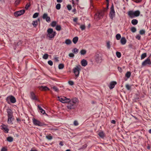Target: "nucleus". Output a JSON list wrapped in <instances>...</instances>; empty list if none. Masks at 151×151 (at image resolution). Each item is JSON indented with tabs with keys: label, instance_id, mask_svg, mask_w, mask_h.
Returning <instances> with one entry per match:
<instances>
[{
	"label": "nucleus",
	"instance_id": "f257e3e1",
	"mask_svg": "<svg viewBox=\"0 0 151 151\" xmlns=\"http://www.w3.org/2000/svg\"><path fill=\"white\" fill-rule=\"evenodd\" d=\"M47 37L49 38V40H51L55 36L56 33L55 31H53L52 28H48L47 30Z\"/></svg>",
	"mask_w": 151,
	"mask_h": 151
},
{
	"label": "nucleus",
	"instance_id": "f03ea898",
	"mask_svg": "<svg viewBox=\"0 0 151 151\" xmlns=\"http://www.w3.org/2000/svg\"><path fill=\"white\" fill-rule=\"evenodd\" d=\"M81 68V67L80 65H78L76 66L73 69V72L75 74V76L76 77H78L79 76Z\"/></svg>",
	"mask_w": 151,
	"mask_h": 151
},
{
	"label": "nucleus",
	"instance_id": "7ed1b4c3",
	"mask_svg": "<svg viewBox=\"0 0 151 151\" xmlns=\"http://www.w3.org/2000/svg\"><path fill=\"white\" fill-rule=\"evenodd\" d=\"M140 12L139 11L137 10L134 12L132 11H129L128 13V15L131 18H132L135 17H138L139 16Z\"/></svg>",
	"mask_w": 151,
	"mask_h": 151
},
{
	"label": "nucleus",
	"instance_id": "20e7f679",
	"mask_svg": "<svg viewBox=\"0 0 151 151\" xmlns=\"http://www.w3.org/2000/svg\"><path fill=\"white\" fill-rule=\"evenodd\" d=\"M104 11H101L98 12L95 14V18L96 20L99 19L103 17L104 15Z\"/></svg>",
	"mask_w": 151,
	"mask_h": 151
},
{
	"label": "nucleus",
	"instance_id": "39448f33",
	"mask_svg": "<svg viewBox=\"0 0 151 151\" xmlns=\"http://www.w3.org/2000/svg\"><path fill=\"white\" fill-rule=\"evenodd\" d=\"M58 100L63 103H68L70 101V99H68L64 96H58Z\"/></svg>",
	"mask_w": 151,
	"mask_h": 151
},
{
	"label": "nucleus",
	"instance_id": "423d86ee",
	"mask_svg": "<svg viewBox=\"0 0 151 151\" xmlns=\"http://www.w3.org/2000/svg\"><path fill=\"white\" fill-rule=\"evenodd\" d=\"M95 59L96 63H101L102 60L101 54L100 53L96 54L95 56Z\"/></svg>",
	"mask_w": 151,
	"mask_h": 151
},
{
	"label": "nucleus",
	"instance_id": "0eeeda50",
	"mask_svg": "<svg viewBox=\"0 0 151 151\" xmlns=\"http://www.w3.org/2000/svg\"><path fill=\"white\" fill-rule=\"evenodd\" d=\"M6 101L9 104V101L12 103H14L16 102V99L15 98L12 96L7 97L6 98Z\"/></svg>",
	"mask_w": 151,
	"mask_h": 151
},
{
	"label": "nucleus",
	"instance_id": "6e6552de",
	"mask_svg": "<svg viewBox=\"0 0 151 151\" xmlns=\"http://www.w3.org/2000/svg\"><path fill=\"white\" fill-rule=\"evenodd\" d=\"M110 12L109 13V17L110 18L112 19L115 16V12L114 9V6L112 4Z\"/></svg>",
	"mask_w": 151,
	"mask_h": 151
},
{
	"label": "nucleus",
	"instance_id": "1a4fd4ad",
	"mask_svg": "<svg viewBox=\"0 0 151 151\" xmlns=\"http://www.w3.org/2000/svg\"><path fill=\"white\" fill-rule=\"evenodd\" d=\"M67 107L68 109H75L76 107V105L73 103L70 99V101L68 102Z\"/></svg>",
	"mask_w": 151,
	"mask_h": 151
},
{
	"label": "nucleus",
	"instance_id": "9d476101",
	"mask_svg": "<svg viewBox=\"0 0 151 151\" xmlns=\"http://www.w3.org/2000/svg\"><path fill=\"white\" fill-rule=\"evenodd\" d=\"M33 122L34 124L36 126H43L45 125V124L42 123L39 121L38 120L34 118L33 119Z\"/></svg>",
	"mask_w": 151,
	"mask_h": 151
},
{
	"label": "nucleus",
	"instance_id": "9b49d317",
	"mask_svg": "<svg viewBox=\"0 0 151 151\" xmlns=\"http://www.w3.org/2000/svg\"><path fill=\"white\" fill-rule=\"evenodd\" d=\"M25 12L24 9H22L15 12L14 14V15L16 17H17L23 14Z\"/></svg>",
	"mask_w": 151,
	"mask_h": 151
},
{
	"label": "nucleus",
	"instance_id": "f8f14e48",
	"mask_svg": "<svg viewBox=\"0 0 151 151\" xmlns=\"http://www.w3.org/2000/svg\"><path fill=\"white\" fill-rule=\"evenodd\" d=\"M151 65V61L148 58L145 60L142 63V65L143 66L146 65Z\"/></svg>",
	"mask_w": 151,
	"mask_h": 151
},
{
	"label": "nucleus",
	"instance_id": "ddd939ff",
	"mask_svg": "<svg viewBox=\"0 0 151 151\" xmlns=\"http://www.w3.org/2000/svg\"><path fill=\"white\" fill-rule=\"evenodd\" d=\"M43 19H45L47 22H49L50 21V18L48 16V15L47 13H44L42 17Z\"/></svg>",
	"mask_w": 151,
	"mask_h": 151
},
{
	"label": "nucleus",
	"instance_id": "4468645a",
	"mask_svg": "<svg viewBox=\"0 0 151 151\" xmlns=\"http://www.w3.org/2000/svg\"><path fill=\"white\" fill-rule=\"evenodd\" d=\"M7 113L8 117H9L11 118V117H13V112L12 110L10 109H7Z\"/></svg>",
	"mask_w": 151,
	"mask_h": 151
},
{
	"label": "nucleus",
	"instance_id": "2eb2a0df",
	"mask_svg": "<svg viewBox=\"0 0 151 151\" xmlns=\"http://www.w3.org/2000/svg\"><path fill=\"white\" fill-rule=\"evenodd\" d=\"M39 89L42 91L49 90L50 89L46 86H41L38 87Z\"/></svg>",
	"mask_w": 151,
	"mask_h": 151
},
{
	"label": "nucleus",
	"instance_id": "dca6fc26",
	"mask_svg": "<svg viewBox=\"0 0 151 151\" xmlns=\"http://www.w3.org/2000/svg\"><path fill=\"white\" fill-rule=\"evenodd\" d=\"M116 81H112L110 83L109 87L110 89H113L115 85L116 84Z\"/></svg>",
	"mask_w": 151,
	"mask_h": 151
},
{
	"label": "nucleus",
	"instance_id": "f3484780",
	"mask_svg": "<svg viewBox=\"0 0 151 151\" xmlns=\"http://www.w3.org/2000/svg\"><path fill=\"white\" fill-rule=\"evenodd\" d=\"M30 98L32 100H37V99L35 94L33 92H31L30 93Z\"/></svg>",
	"mask_w": 151,
	"mask_h": 151
},
{
	"label": "nucleus",
	"instance_id": "a211bd4d",
	"mask_svg": "<svg viewBox=\"0 0 151 151\" xmlns=\"http://www.w3.org/2000/svg\"><path fill=\"white\" fill-rule=\"evenodd\" d=\"M13 117H11V118L8 117L7 122L9 124H13L12 121L14 120Z\"/></svg>",
	"mask_w": 151,
	"mask_h": 151
},
{
	"label": "nucleus",
	"instance_id": "6ab92c4d",
	"mask_svg": "<svg viewBox=\"0 0 151 151\" xmlns=\"http://www.w3.org/2000/svg\"><path fill=\"white\" fill-rule=\"evenodd\" d=\"M81 63L82 66H85L87 65V62L86 60L83 59L81 60Z\"/></svg>",
	"mask_w": 151,
	"mask_h": 151
},
{
	"label": "nucleus",
	"instance_id": "aec40b11",
	"mask_svg": "<svg viewBox=\"0 0 151 151\" xmlns=\"http://www.w3.org/2000/svg\"><path fill=\"white\" fill-rule=\"evenodd\" d=\"M120 42L122 45L125 44L126 43V40L124 37H122L121 39Z\"/></svg>",
	"mask_w": 151,
	"mask_h": 151
},
{
	"label": "nucleus",
	"instance_id": "412c9836",
	"mask_svg": "<svg viewBox=\"0 0 151 151\" xmlns=\"http://www.w3.org/2000/svg\"><path fill=\"white\" fill-rule=\"evenodd\" d=\"M2 129L6 133L8 132L9 129L6 126L4 125H2Z\"/></svg>",
	"mask_w": 151,
	"mask_h": 151
},
{
	"label": "nucleus",
	"instance_id": "4be33fe9",
	"mask_svg": "<svg viewBox=\"0 0 151 151\" xmlns=\"http://www.w3.org/2000/svg\"><path fill=\"white\" fill-rule=\"evenodd\" d=\"M70 101L74 104H76V103H77L78 101V100L77 98H73Z\"/></svg>",
	"mask_w": 151,
	"mask_h": 151
},
{
	"label": "nucleus",
	"instance_id": "5701e85b",
	"mask_svg": "<svg viewBox=\"0 0 151 151\" xmlns=\"http://www.w3.org/2000/svg\"><path fill=\"white\" fill-rule=\"evenodd\" d=\"M98 134L99 137L102 138H103L104 137V134L102 131L99 132Z\"/></svg>",
	"mask_w": 151,
	"mask_h": 151
},
{
	"label": "nucleus",
	"instance_id": "b1692460",
	"mask_svg": "<svg viewBox=\"0 0 151 151\" xmlns=\"http://www.w3.org/2000/svg\"><path fill=\"white\" fill-rule=\"evenodd\" d=\"M78 40V37H75L73 38V42L74 44H76L77 43Z\"/></svg>",
	"mask_w": 151,
	"mask_h": 151
},
{
	"label": "nucleus",
	"instance_id": "393cba45",
	"mask_svg": "<svg viewBox=\"0 0 151 151\" xmlns=\"http://www.w3.org/2000/svg\"><path fill=\"white\" fill-rule=\"evenodd\" d=\"M132 24L134 25H136L138 23V21L136 19H133L131 21Z\"/></svg>",
	"mask_w": 151,
	"mask_h": 151
},
{
	"label": "nucleus",
	"instance_id": "a878e982",
	"mask_svg": "<svg viewBox=\"0 0 151 151\" xmlns=\"http://www.w3.org/2000/svg\"><path fill=\"white\" fill-rule=\"evenodd\" d=\"M32 24L34 27H36L38 24L37 21L36 20L33 21Z\"/></svg>",
	"mask_w": 151,
	"mask_h": 151
},
{
	"label": "nucleus",
	"instance_id": "bb28decb",
	"mask_svg": "<svg viewBox=\"0 0 151 151\" xmlns=\"http://www.w3.org/2000/svg\"><path fill=\"white\" fill-rule=\"evenodd\" d=\"M13 139L12 137H9L7 138V140L9 142H11L13 141Z\"/></svg>",
	"mask_w": 151,
	"mask_h": 151
},
{
	"label": "nucleus",
	"instance_id": "cd10ccee",
	"mask_svg": "<svg viewBox=\"0 0 151 151\" xmlns=\"http://www.w3.org/2000/svg\"><path fill=\"white\" fill-rule=\"evenodd\" d=\"M72 43L71 41L69 39H67L65 40V43L67 45L71 44Z\"/></svg>",
	"mask_w": 151,
	"mask_h": 151
},
{
	"label": "nucleus",
	"instance_id": "c85d7f7f",
	"mask_svg": "<svg viewBox=\"0 0 151 151\" xmlns=\"http://www.w3.org/2000/svg\"><path fill=\"white\" fill-rule=\"evenodd\" d=\"M57 24V22L56 21H52L50 24L51 26L52 27H55Z\"/></svg>",
	"mask_w": 151,
	"mask_h": 151
},
{
	"label": "nucleus",
	"instance_id": "c756f323",
	"mask_svg": "<svg viewBox=\"0 0 151 151\" xmlns=\"http://www.w3.org/2000/svg\"><path fill=\"white\" fill-rule=\"evenodd\" d=\"M86 50H82L81 51L80 53L81 55H84L86 54Z\"/></svg>",
	"mask_w": 151,
	"mask_h": 151
},
{
	"label": "nucleus",
	"instance_id": "7c9ffc66",
	"mask_svg": "<svg viewBox=\"0 0 151 151\" xmlns=\"http://www.w3.org/2000/svg\"><path fill=\"white\" fill-rule=\"evenodd\" d=\"M131 74V72L129 71H128L126 73V74H125V76L127 78H129Z\"/></svg>",
	"mask_w": 151,
	"mask_h": 151
},
{
	"label": "nucleus",
	"instance_id": "2f4dec72",
	"mask_svg": "<svg viewBox=\"0 0 151 151\" xmlns=\"http://www.w3.org/2000/svg\"><path fill=\"white\" fill-rule=\"evenodd\" d=\"M78 50L76 48H75L72 50V52L76 54L78 52Z\"/></svg>",
	"mask_w": 151,
	"mask_h": 151
},
{
	"label": "nucleus",
	"instance_id": "473e14b6",
	"mask_svg": "<svg viewBox=\"0 0 151 151\" xmlns=\"http://www.w3.org/2000/svg\"><path fill=\"white\" fill-rule=\"evenodd\" d=\"M48 57V55L47 54H45L43 56V58L44 59H47Z\"/></svg>",
	"mask_w": 151,
	"mask_h": 151
},
{
	"label": "nucleus",
	"instance_id": "72a5a7b5",
	"mask_svg": "<svg viewBox=\"0 0 151 151\" xmlns=\"http://www.w3.org/2000/svg\"><path fill=\"white\" fill-rule=\"evenodd\" d=\"M64 67V65L63 64H60L58 65V68L60 69H62Z\"/></svg>",
	"mask_w": 151,
	"mask_h": 151
},
{
	"label": "nucleus",
	"instance_id": "f704fd0d",
	"mask_svg": "<svg viewBox=\"0 0 151 151\" xmlns=\"http://www.w3.org/2000/svg\"><path fill=\"white\" fill-rule=\"evenodd\" d=\"M116 39L119 40H120L121 38V35L119 34H118L116 35Z\"/></svg>",
	"mask_w": 151,
	"mask_h": 151
},
{
	"label": "nucleus",
	"instance_id": "c9c22d12",
	"mask_svg": "<svg viewBox=\"0 0 151 151\" xmlns=\"http://www.w3.org/2000/svg\"><path fill=\"white\" fill-rule=\"evenodd\" d=\"M147 56V54L145 53H143L141 56V59H144Z\"/></svg>",
	"mask_w": 151,
	"mask_h": 151
},
{
	"label": "nucleus",
	"instance_id": "e433bc0d",
	"mask_svg": "<svg viewBox=\"0 0 151 151\" xmlns=\"http://www.w3.org/2000/svg\"><path fill=\"white\" fill-rule=\"evenodd\" d=\"M55 29L58 31H60L61 29V27L60 25H57Z\"/></svg>",
	"mask_w": 151,
	"mask_h": 151
},
{
	"label": "nucleus",
	"instance_id": "4c0bfd02",
	"mask_svg": "<svg viewBox=\"0 0 151 151\" xmlns=\"http://www.w3.org/2000/svg\"><path fill=\"white\" fill-rule=\"evenodd\" d=\"M116 54L117 57L118 58H120L121 57V53L119 52H116Z\"/></svg>",
	"mask_w": 151,
	"mask_h": 151
},
{
	"label": "nucleus",
	"instance_id": "58836bf2",
	"mask_svg": "<svg viewBox=\"0 0 151 151\" xmlns=\"http://www.w3.org/2000/svg\"><path fill=\"white\" fill-rule=\"evenodd\" d=\"M39 15V13H35L33 16V18H37L38 17Z\"/></svg>",
	"mask_w": 151,
	"mask_h": 151
},
{
	"label": "nucleus",
	"instance_id": "ea45409f",
	"mask_svg": "<svg viewBox=\"0 0 151 151\" xmlns=\"http://www.w3.org/2000/svg\"><path fill=\"white\" fill-rule=\"evenodd\" d=\"M110 42L109 41H108L106 42V46L108 49H109L110 48Z\"/></svg>",
	"mask_w": 151,
	"mask_h": 151
},
{
	"label": "nucleus",
	"instance_id": "a19ab883",
	"mask_svg": "<svg viewBox=\"0 0 151 151\" xmlns=\"http://www.w3.org/2000/svg\"><path fill=\"white\" fill-rule=\"evenodd\" d=\"M61 7V5L60 4H58L56 6V8L58 10H59L60 9Z\"/></svg>",
	"mask_w": 151,
	"mask_h": 151
},
{
	"label": "nucleus",
	"instance_id": "79ce46f5",
	"mask_svg": "<svg viewBox=\"0 0 151 151\" xmlns=\"http://www.w3.org/2000/svg\"><path fill=\"white\" fill-rule=\"evenodd\" d=\"M131 31L133 32H135L137 31V29L136 28L134 27H132L131 28Z\"/></svg>",
	"mask_w": 151,
	"mask_h": 151
},
{
	"label": "nucleus",
	"instance_id": "37998d69",
	"mask_svg": "<svg viewBox=\"0 0 151 151\" xmlns=\"http://www.w3.org/2000/svg\"><path fill=\"white\" fill-rule=\"evenodd\" d=\"M30 5V3H27L25 6V9L26 10H27L29 8V7Z\"/></svg>",
	"mask_w": 151,
	"mask_h": 151
},
{
	"label": "nucleus",
	"instance_id": "c03bdc74",
	"mask_svg": "<svg viewBox=\"0 0 151 151\" xmlns=\"http://www.w3.org/2000/svg\"><path fill=\"white\" fill-rule=\"evenodd\" d=\"M125 87L128 90H130L131 88V86L128 84H127L126 85Z\"/></svg>",
	"mask_w": 151,
	"mask_h": 151
},
{
	"label": "nucleus",
	"instance_id": "a18cd8bd",
	"mask_svg": "<svg viewBox=\"0 0 151 151\" xmlns=\"http://www.w3.org/2000/svg\"><path fill=\"white\" fill-rule=\"evenodd\" d=\"M46 138L48 140H51L52 139V137L50 135H47L46 137Z\"/></svg>",
	"mask_w": 151,
	"mask_h": 151
},
{
	"label": "nucleus",
	"instance_id": "49530a36",
	"mask_svg": "<svg viewBox=\"0 0 151 151\" xmlns=\"http://www.w3.org/2000/svg\"><path fill=\"white\" fill-rule=\"evenodd\" d=\"M80 28L82 30H83L85 29L86 26L85 25H81Z\"/></svg>",
	"mask_w": 151,
	"mask_h": 151
},
{
	"label": "nucleus",
	"instance_id": "de8ad7c7",
	"mask_svg": "<svg viewBox=\"0 0 151 151\" xmlns=\"http://www.w3.org/2000/svg\"><path fill=\"white\" fill-rule=\"evenodd\" d=\"M145 31L143 29H142L139 31V33L141 35H143L145 34Z\"/></svg>",
	"mask_w": 151,
	"mask_h": 151
},
{
	"label": "nucleus",
	"instance_id": "09e8293b",
	"mask_svg": "<svg viewBox=\"0 0 151 151\" xmlns=\"http://www.w3.org/2000/svg\"><path fill=\"white\" fill-rule=\"evenodd\" d=\"M52 88L55 90V91L56 92H58L59 90L58 88L56 87L55 86H53L52 87Z\"/></svg>",
	"mask_w": 151,
	"mask_h": 151
},
{
	"label": "nucleus",
	"instance_id": "8fccbe9b",
	"mask_svg": "<svg viewBox=\"0 0 151 151\" xmlns=\"http://www.w3.org/2000/svg\"><path fill=\"white\" fill-rule=\"evenodd\" d=\"M67 8L68 10H70L72 8L71 6L70 5H68L67 6Z\"/></svg>",
	"mask_w": 151,
	"mask_h": 151
},
{
	"label": "nucleus",
	"instance_id": "3c124183",
	"mask_svg": "<svg viewBox=\"0 0 151 151\" xmlns=\"http://www.w3.org/2000/svg\"><path fill=\"white\" fill-rule=\"evenodd\" d=\"M48 64L50 66H52L53 65V62L51 60H49L48 61Z\"/></svg>",
	"mask_w": 151,
	"mask_h": 151
},
{
	"label": "nucleus",
	"instance_id": "603ef678",
	"mask_svg": "<svg viewBox=\"0 0 151 151\" xmlns=\"http://www.w3.org/2000/svg\"><path fill=\"white\" fill-rule=\"evenodd\" d=\"M20 0H17L15 1V4L16 5H18L20 3Z\"/></svg>",
	"mask_w": 151,
	"mask_h": 151
},
{
	"label": "nucleus",
	"instance_id": "864d4df0",
	"mask_svg": "<svg viewBox=\"0 0 151 151\" xmlns=\"http://www.w3.org/2000/svg\"><path fill=\"white\" fill-rule=\"evenodd\" d=\"M68 83L71 86L73 85L74 84L73 82L72 81H69Z\"/></svg>",
	"mask_w": 151,
	"mask_h": 151
},
{
	"label": "nucleus",
	"instance_id": "5fc2aeb1",
	"mask_svg": "<svg viewBox=\"0 0 151 151\" xmlns=\"http://www.w3.org/2000/svg\"><path fill=\"white\" fill-rule=\"evenodd\" d=\"M22 44V42L21 41L19 40L18 42H17V45L18 46H19L21 45Z\"/></svg>",
	"mask_w": 151,
	"mask_h": 151
},
{
	"label": "nucleus",
	"instance_id": "6e6d98bb",
	"mask_svg": "<svg viewBox=\"0 0 151 151\" xmlns=\"http://www.w3.org/2000/svg\"><path fill=\"white\" fill-rule=\"evenodd\" d=\"M73 124L75 126H77L78 124V122L76 120L74 121Z\"/></svg>",
	"mask_w": 151,
	"mask_h": 151
},
{
	"label": "nucleus",
	"instance_id": "4d7b16f0",
	"mask_svg": "<svg viewBox=\"0 0 151 151\" xmlns=\"http://www.w3.org/2000/svg\"><path fill=\"white\" fill-rule=\"evenodd\" d=\"M141 36L139 35H137L136 36V39H137L138 40H139L140 39Z\"/></svg>",
	"mask_w": 151,
	"mask_h": 151
},
{
	"label": "nucleus",
	"instance_id": "13d9d810",
	"mask_svg": "<svg viewBox=\"0 0 151 151\" xmlns=\"http://www.w3.org/2000/svg\"><path fill=\"white\" fill-rule=\"evenodd\" d=\"M69 56L70 57H73L74 56V55L73 53H70L69 54Z\"/></svg>",
	"mask_w": 151,
	"mask_h": 151
},
{
	"label": "nucleus",
	"instance_id": "bf43d9fd",
	"mask_svg": "<svg viewBox=\"0 0 151 151\" xmlns=\"http://www.w3.org/2000/svg\"><path fill=\"white\" fill-rule=\"evenodd\" d=\"M40 111L43 114H45V111L43 109H41V110H40Z\"/></svg>",
	"mask_w": 151,
	"mask_h": 151
},
{
	"label": "nucleus",
	"instance_id": "052dcab7",
	"mask_svg": "<svg viewBox=\"0 0 151 151\" xmlns=\"http://www.w3.org/2000/svg\"><path fill=\"white\" fill-rule=\"evenodd\" d=\"M54 59L55 60V61L57 62H58L59 61V60H58V57H55L54 58Z\"/></svg>",
	"mask_w": 151,
	"mask_h": 151
},
{
	"label": "nucleus",
	"instance_id": "680f3d73",
	"mask_svg": "<svg viewBox=\"0 0 151 151\" xmlns=\"http://www.w3.org/2000/svg\"><path fill=\"white\" fill-rule=\"evenodd\" d=\"M78 18H74L73 19V21L74 22H77V20H78Z\"/></svg>",
	"mask_w": 151,
	"mask_h": 151
},
{
	"label": "nucleus",
	"instance_id": "e2e57ef3",
	"mask_svg": "<svg viewBox=\"0 0 151 151\" xmlns=\"http://www.w3.org/2000/svg\"><path fill=\"white\" fill-rule=\"evenodd\" d=\"M7 150L6 148L4 147H3L2 148L1 151H6Z\"/></svg>",
	"mask_w": 151,
	"mask_h": 151
},
{
	"label": "nucleus",
	"instance_id": "0e129e2a",
	"mask_svg": "<svg viewBox=\"0 0 151 151\" xmlns=\"http://www.w3.org/2000/svg\"><path fill=\"white\" fill-rule=\"evenodd\" d=\"M111 123L115 124L116 123V121L114 120H112L111 121Z\"/></svg>",
	"mask_w": 151,
	"mask_h": 151
},
{
	"label": "nucleus",
	"instance_id": "69168bd1",
	"mask_svg": "<svg viewBox=\"0 0 151 151\" xmlns=\"http://www.w3.org/2000/svg\"><path fill=\"white\" fill-rule=\"evenodd\" d=\"M118 69L119 70L120 72H122V68H121V67H118Z\"/></svg>",
	"mask_w": 151,
	"mask_h": 151
},
{
	"label": "nucleus",
	"instance_id": "338daca9",
	"mask_svg": "<svg viewBox=\"0 0 151 151\" xmlns=\"http://www.w3.org/2000/svg\"><path fill=\"white\" fill-rule=\"evenodd\" d=\"M59 145L61 146H63V142L62 141H61L59 143Z\"/></svg>",
	"mask_w": 151,
	"mask_h": 151
},
{
	"label": "nucleus",
	"instance_id": "774afa93",
	"mask_svg": "<svg viewBox=\"0 0 151 151\" xmlns=\"http://www.w3.org/2000/svg\"><path fill=\"white\" fill-rule=\"evenodd\" d=\"M141 1V0H136L135 2L137 3H140Z\"/></svg>",
	"mask_w": 151,
	"mask_h": 151
}]
</instances>
